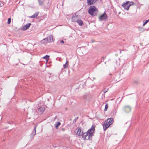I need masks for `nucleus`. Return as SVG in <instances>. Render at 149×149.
Listing matches in <instances>:
<instances>
[{
    "label": "nucleus",
    "mask_w": 149,
    "mask_h": 149,
    "mask_svg": "<svg viewBox=\"0 0 149 149\" xmlns=\"http://www.w3.org/2000/svg\"><path fill=\"white\" fill-rule=\"evenodd\" d=\"M108 108V104L107 103L105 105V108L104 109V111H106L107 110Z\"/></svg>",
    "instance_id": "obj_25"
},
{
    "label": "nucleus",
    "mask_w": 149,
    "mask_h": 149,
    "mask_svg": "<svg viewBox=\"0 0 149 149\" xmlns=\"http://www.w3.org/2000/svg\"><path fill=\"white\" fill-rule=\"evenodd\" d=\"M102 58L103 59V60L105 59V58L104 57V56H103L102 57Z\"/></svg>",
    "instance_id": "obj_32"
},
{
    "label": "nucleus",
    "mask_w": 149,
    "mask_h": 149,
    "mask_svg": "<svg viewBox=\"0 0 149 149\" xmlns=\"http://www.w3.org/2000/svg\"><path fill=\"white\" fill-rule=\"evenodd\" d=\"M36 127L37 125H36L35 127L32 132L31 134L30 137L31 139L33 138L34 136L36 134Z\"/></svg>",
    "instance_id": "obj_10"
},
{
    "label": "nucleus",
    "mask_w": 149,
    "mask_h": 149,
    "mask_svg": "<svg viewBox=\"0 0 149 149\" xmlns=\"http://www.w3.org/2000/svg\"><path fill=\"white\" fill-rule=\"evenodd\" d=\"M95 126L92 125L91 128L88 130L85 133H84V134L82 137L84 140H92V136L93 135L95 131Z\"/></svg>",
    "instance_id": "obj_1"
},
{
    "label": "nucleus",
    "mask_w": 149,
    "mask_h": 149,
    "mask_svg": "<svg viewBox=\"0 0 149 149\" xmlns=\"http://www.w3.org/2000/svg\"><path fill=\"white\" fill-rule=\"evenodd\" d=\"M39 14V12H36L32 15L30 17L31 18H35L37 17Z\"/></svg>",
    "instance_id": "obj_17"
},
{
    "label": "nucleus",
    "mask_w": 149,
    "mask_h": 149,
    "mask_svg": "<svg viewBox=\"0 0 149 149\" xmlns=\"http://www.w3.org/2000/svg\"><path fill=\"white\" fill-rule=\"evenodd\" d=\"M107 120H105L103 124V129L104 131H105L110 126L108 123V122H107Z\"/></svg>",
    "instance_id": "obj_6"
},
{
    "label": "nucleus",
    "mask_w": 149,
    "mask_h": 149,
    "mask_svg": "<svg viewBox=\"0 0 149 149\" xmlns=\"http://www.w3.org/2000/svg\"><path fill=\"white\" fill-rule=\"evenodd\" d=\"M81 82H82V84H80V86H81L83 88H84V86H86V82L85 81L82 82L81 81Z\"/></svg>",
    "instance_id": "obj_23"
},
{
    "label": "nucleus",
    "mask_w": 149,
    "mask_h": 149,
    "mask_svg": "<svg viewBox=\"0 0 149 149\" xmlns=\"http://www.w3.org/2000/svg\"><path fill=\"white\" fill-rule=\"evenodd\" d=\"M61 123L59 122H57L55 124V126L56 128L57 129L59 126L61 125Z\"/></svg>",
    "instance_id": "obj_19"
},
{
    "label": "nucleus",
    "mask_w": 149,
    "mask_h": 149,
    "mask_svg": "<svg viewBox=\"0 0 149 149\" xmlns=\"http://www.w3.org/2000/svg\"><path fill=\"white\" fill-rule=\"evenodd\" d=\"M47 42H48V40L47 38L44 39L41 41V43L42 44H44Z\"/></svg>",
    "instance_id": "obj_16"
},
{
    "label": "nucleus",
    "mask_w": 149,
    "mask_h": 149,
    "mask_svg": "<svg viewBox=\"0 0 149 149\" xmlns=\"http://www.w3.org/2000/svg\"><path fill=\"white\" fill-rule=\"evenodd\" d=\"M1 6V4L0 3V6Z\"/></svg>",
    "instance_id": "obj_34"
},
{
    "label": "nucleus",
    "mask_w": 149,
    "mask_h": 149,
    "mask_svg": "<svg viewBox=\"0 0 149 149\" xmlns=\"http://www.w3.org/2000/svg\"><path fill=\"white\" fill-rule=\"evenodd\" d=\"M98 12V10L95 6H91L89 8L88 13L91 16L94 17L96 16Z\"/></svg>",
    "instance_id": "obj_2"
},
{
    "label": "nucleus",
    "mask_w": 149,
    "mask_h": 149,
    "mask_svg": "<svg viewBox=\"0 0 149 149\" xmlns=\"http://www.w3.org/2000/svg\"><path fill=\"white\" fill-rule=\"evenodd\" d=\"M129 1H127L122 5V6L125 9L127 10H128L129 9L130 6L132 5V4H131V3H133V2H131L129 4Z\"/></svg>",
    "instance_id": "obj_3"
},
{
    "label": "nucleus",
    "mask_w": 149,
    "mask_h": 149,
    "mask_svg": "<svg viewBox=\"0 0 149 149\" xmlns=\"http://www.w3.org/2000/svg\"><path fill=\"white\" fill-rule=\"evenodd\" d=\"M78 117L75 118L73 122H75L76 121V120L78 119Z\"/></svg>",
    "instance_id": "obj_30"
},
{
    "label": "nucleus",
    "mask_w": 149,
    "mask_h": 149,
    "mask_svg": "<svg viewBox=\"0 0 149 149\" xmlns=\"http://www.w3.org/2000/svg\"><path fill=\"white\" fill-rule=\"evenodd\" d=\"M38 1L39 4L40 5H42L43 3H44L43 1L42 0H38Z\"/></svg>",
    "instance_id": "obj_24"
},
{
    "label": "nucleus",
    "mask_w": 149,
    "mask_h": 149,
    "mask_svg": "<svg viewBox=\"0 0 149 149\" xmlns=\"http://www.w3.org/2000/svg\"><path fill=\"white\" fill-rule=\"evenodd\" d=\"M87 3L88 5L94 4L97 0H87Z\"/></svg>",
    "instance_id": "obj_9"
},
{
    "label": "nucleus",
    "mask_w": 149,
    "mask_h": 149,
    "mask_svg": "<svg viewBox=\"0 0 149 149\" xmlns=\"http://www.w3.org/2000/svg\"><path fill=\"white\" fill-rule=\"evenodd\" d=\"M43 3L45 4H46L48 6L51 4V2L50 0H43Z\"/></svg>",
    "instance_id": "obj_15"
},
{
    "label": "nucleus",
    "mask_w": 149,
    "mask_h": 149,
    "mask_svg": "<svg viewBox=\"0 0 149 149\" xmlns=\"http://www.w3.org/2000/svg\"><path fill=\"white\" fill-rule=\"evenodd\" d=\"M11 21V18H9L8 19L7 23L8 24H10Z\"/></svg>",
    "instance_id": "obj_27"
},
{
    "label": "nucleus",
    "mask_w": 149,
    "mask_h": 149,
    "mask_svg": "<svg viewBox=\"0 0 149 149\" xmlns=\"http://www.w3.org/2000/svg\"><path fill=\"white\" fill-rule=\"evenodd\" d=\"M107 18V16L105 12L101 15L99 17V19L100 21L105 20Z\"/></svg>",
    "instance_id": "obj_4"
},
{
    "label": "nucleus",
    "mask_w": 149,
    "mask_h": 149,
    "mask_svg": "<svg viewBox=\"0 0 149 149\" xmlns=\"http://www.w3.org/2000/svg\"><path fill=\"white\" fill-rule=\"evenodd\" d=\"M107 122H108V123H109V125H111L112 124V123L113 122V119L112 118H109L108 119H107Z\"/></svg>",
    "instance_id": "obj_11"
},
{
    "label": "nucleus",
    "mask_w": 149,
    "mask_h": 149,
    "mask_svg": "<svg viewBox=\"0 0 149 149\" xmlns=\"http://www.w3.org/2000/svg\"><path fill=\"white\" fill-rule=\"evenodd\" d=\"M148 21H149V19L147 20H145V22L144 21L143 26H144L146 24Z\"/></svg>",
    "instance_id": "obj_26"
},
{
    "label": "nucleus",
    "mask_w": 149,
    "mask_h": 149,
    "mask_svg": "<svg viewBox=\"0 0 149 149\" xmlns=\"http://www.w3.org/2000/svg\"><path fill=\"white\" fill-rule=\"evenodd\" d=\"M133 3H134L133 2V3H131V4H132H132H133Z\"/></svg>",
    "instance_id": "obj_35"
},
{
    "label": "nucleus",
    "mask_w": 149,
    "mask_h": 149,
    "mask_svg": "<svg viewBox=\"0 0 149 149\" xmlns=\"http://www.w3.org/2000/svg\"><path fill=\"white\" fill-rule=\"evenodd\" d=\"M117 112V110L116 109L113 110L111 113V115L112 116L115 115L116 114Z\"/></svg>",
    "instance_id": "obj_22"
},
{
    "label": "nucleus",
    "mask_w": 149,
    "mask_h": 149,
    "mask_svg": "<svg viewBox=\"0 0 149 149\" xmlns=\"http://www.w3.org/2000/svg\"><path fill=\"white\" fill-rule=\"evenodd\" d=\"M49 56L46 55L45 56L43 57H42V58H43L44 59H45L46 60V62H47L49 60Z\"/></svg>",
    "instance_id": "obj_20"
},
{
    "label": "nucleus",
    "mask_w": 149,
    "mask_h": 149,
    "mask_svg": "<svg viewBox=\"0 0 149 149\" xmlns=\"http://www.w3.org/2000/svg\"><path fill=\"white\" fill-rule=\"evenodd\" d=\"M10 77V76H8L7 77V78H9Z\"/></svg>",
    "instance_id": "obj_33"
},
{
    "label": "nucleus",
    "mask_w": 149,
    "mask_h": 149,
    "mask_svg": "<svg viewBox=\"0 0 149 149\" xmlns=\"http://www.w3.org/2000/svg\"><path fill=\"white\" fill-rule=\"evenodd\" d=\"M76 22L78 24L82 26L83 24V23L82 21L80 19H77L76 20Z\"/></svg>",
    "instance_id": "obj_12"
},
{
    "label": "nucleus",
    "mask_w": 149,
    "mask_h": 149,
    "mask_svg": "<svg viewBox=\"0 0 149 149\" xmlns=\"http://www.w3.org/2000/svg\"><path fill=\"white\" fill-rule=\"evenodd\" d=\"M131 108L129 106H126L124 107L123 110L126 113H128L131 111Z\"/></svg>",
    "instance_id": "obj_7"
},
{
    "label": "nucleus",
    "mask_w": 149,
    "mask_h": 149,
    "mask_svg": "<svg viewBox=\"0 0 149 149\" xmlns=\"http://www.w3.org/2000/svg\"><path fill=\"white\" fill-rule=\"evenodd\" d=\"M45 110V109L44 107H40L38 109V111L40 112L41 113H42Z\"/></svg>",
    "instance_id": "obj_14"
},
{
    "label": "nucleus",
    "mask_w": 149,
    "mask_h": 149,
    "mask_svg": "<svg viewBox=\"0 0 149 149\" xmlns=\"http://www.w3.org/2000/svg\"><path fill=\"white\" fill-rule=\"evenodd\" d=\"M111 74H109V75H111Z\"/></svg>",
    "instance_id": "obj_37"
},
{
    "label": "nucleus",
    "mask_w": 149,
    "mask_h": 149,
    "mask_svg": "<svg viewBox=\"0 0 149 149\" xmlns=\"http://www.w3.org/2000/svg\"><path fill=\"white\" fill-rule=\"evenodd\" d=\"M75 16H74V15H73L72 17L71 20L72 22H76V20L77 17L78 15H76V13L75 14Z\"/></svg>",
    "instance_id": "obj_18"
},
{
    "label": "nucleus",
    "mask_w": 149,
    "mask_h": 149,
    "mask_svg": "<svg viewBox=\"0 0 149 149\" xmlns=\"http://www.w3.org/2000/svg\"><path fill=\"white\" fill-rule=\"evenodd\" d=\"M108 89H107V90H106L105 88H104L103 91L104 93V94L106 92H107V91Z\"/></svg>",
    "instance_id": "obj_29"
},
{
    "label": "nucleus",
    "mask_w": 149,
    "mask_h": 149,
    "mask_svg": "<svg viewBox=\"0 0 149 149\" xmlns=\"http://www.w3.org/2000/svg\"><path fill=\"white\" fill-rule=\"evenodd\" d=\"M60 42L61 43H64V42L63 40H62L60 41Z\"/></svg>",
    "instance_id": "obj_31"
},
{
    "label": "nucleus",
    "mask_w": 149,
    "mask_h": 149,
    "mask_svg": "<svg viewBox=\"0 0 149 149\" xmlns=\"http://www.w3.org/2000/svg\"><path fill=\"white\" fill-rule=\"evenodd\" d=\"M31 25V23L26 24L22 28V31H25L27 30L29 28Z\"/></svg>",
    "instance_id": "obj_8"
},
{
    "label": "nucleus",
    "mask_w": 149,
    "mask_h": 149,
    "mask_svg": "<svg viewBox=\"0 0 149 149\" xmlns=\"http://www.w3.org/2000/svg\"><path fill=\"white\" fill-rule=\"evenodd\" d=\"M47 38L48 42H52L53 40V37L52 35L49 36Z\"/></svg>",
    "instance_id": "obj_13"
},
{
    "label": "nucleus",
    "mask_w": 149,
    "mask_h": 149,
    "mask_svg": "<svg viewBox=\"0 0 149 149\" xmlns=\"http://www.w3.org/2000/svg\"><path fill=\"white\" fill-rule=\"evenodd\" d=\"M65 110H67V108H65Z\"/></svg>",
    "instance_id": "obj_36"
},
{
    "label": "nucleus",
    "mask_w": 149,
    "mask_h": 149,
    "mask_svg": "<svg viewBox=\"0 0 149 149\" xmlns=\"http://www.w3.org/2000/svg\"><path fill=\"white\" fill-rule=\"evenodd\" d=\"M84 134L82 130H81L80 127H79L77 129L76 134L79 136H82Z\"/></svg>",
    "instance_id": "obj_5"
},
{
    "label": "nucleus",
    "mask_w": 149,
    "mask_h": 149,
    "mask_svg": "<svg viewBox=\"0 0 149 149\" xmlns=\"http://www.w3.org/2000/svg\"><path fill=\"white\" fill-rule=\"evenodd\" d=\"M68 61H67L63 65V66L64 69H66V68H68Z\"/></svg>",
    "instance_id": "obj_21"
},
{
    "label": "nucleus",
    "mask_w": 149,
    "mask_h": 149,
    "mask_svg": "<svg viewBox=\"0 0 149 149\" xmlns=\"http://www.w3.org/2000/svg\"><path fill=\"white\" fill-rule=\"evenodd\" d=\"M7 123L10 125H11L13 123V122L12 121L10 120L8 121Z\"/></svg>",
    "instance_id": "obj_28"
}]
</instances>
